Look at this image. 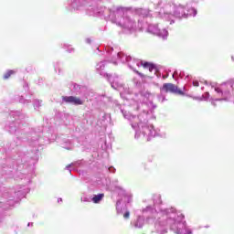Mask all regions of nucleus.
Wrapping results in <instances>:
<instances>
[{
	"mask_svg": "<svg viewBox=\"0 0 234 234\" xmlns=\"http://www.w3.org/2000/svg\"><path fill=\"white\" fill-rule=\"evenodd\" d=\"M27 118L25 113L21 112H12L8 117V121L5 123V130L10 133V134H16L17 138H22L23 134V120Z\"/></svg>",
	"mask_w": 234,
	"mask_h": 234,
	"instance_id": "nucleus-5",
	"label": "nucleus"
},
{
	"mask_svg": "<svg viewBox=\"0 0 234 234\" xmlns=\"http://www.w3.org/2000/svg\"><path fill=\"white\" fill-rule=\"evenodd\" d=\"M58 202L59 203V202H63V199L61 198V197H59L58 199Z\"/></svg>",
	"mask_w": 234,
	"mask_h": 234,
	"instance_id": "nucleus-41",
	"label": "nucleus"
},
{
	"mask_svg": "<svg viewBox=\"0 0 234 234\" xmlns=\"http://www.w3.org/2000/svg\"><path fill=\"white\" fill-rule=\"evenodd\" d=\"M32 226H34V223L32 222L27 224V228H30V227L32 228Z\"/></svg>",
	"mask_w": 234,
	"mask_h": 234,
	"instance_id": "nucleus-39",
	"label": "nucleus"
},
{
	"mask_svg": "<svg viewBox=\"0 0 234 234\" xmlns=\"http://www.w3.org/2000/svg\"><path fill=\"white\" fill-rule=\"evenodd\" d=\"M160 92L162 94H180L181 96L184 95V91L178 90V87L173 83H165L163 87L160 88Z\"/></svg>",
	"mask_w": 234,
	"mask_h": 234,
	"instance_id": "nucleus-10",
	"label": "nucleus"
},
{
	"mask_svg": "<svg viewBox=\"0 0 234 234\" xmlns=\"http://www.w3.org/2000/svg\"><path fill=\"white\" fill-rule=\"evenodd\" d=\"M105 67H107V60H101L99 63L96 64V72L100 74V76H102L103 78H106L109 73H105L103 70H105Z\"/></svg>",
	"mask_w": 234,
	"mask_h": 234,
	"instance_id": "nucleus-15",
	"label": "nucleus"
},
{
	"mask_svg": "<svg viewBox=\"0 0 234 234\" xmlns=\"http://www.w3.org/2000/svg\"><path fill=\"white\" fill-rule=\"evenodd\" d=\"M206 228H209V226H206Z\"/></svg>",
	"mask_w": 234,
	"mask_h": 234,
	"instance_id": "nucleus-44",
	"label": "nucleus"
},
{
	"mask_svg": "<svg viewBox=\"0 0 234 234\" xmlns=\"http://www.w3.org/2000/svg\"><path fill=\"white\" fill-rule=\"evenodd\" d=\"M153 204L154 207L147 206L143 208V214L147 215L146 224H154L153 233L167 234L170 228L176 234H193L184 220V215L178 214L173 207H164L160 194L153 196Z\"/></svg>",
	"mask_w": 234,
	"mask_h": 234,
	"instance_id": "nucleus-1",
	"label": "nucleus"
},
{
	"mask_svg": "<svg viewBox=\"0 0 234 234\" xmlns=\"http://www.w3.org/2000/svg\"><path fill=\"white\" fill-rule=\"evenodd\" d=\"M138 96H141V98H144V101L145 100H148L151 97V92L147 90H143L138 94Z\"/></svg>",
	"mask_w": 234,
	"mask_h": 234,
	"instance_id": "nucleus-20",
	"label": "nucleus"
},
{
	"mask_svg": "<svg viewBox=\"0 0 234 234\" xmlns=\"http://www.w3.org/2000/svg\"><path fill=\"white\" fill-rule=\"evenodd\" d=\"M90 0H69L67 9L69 12H78V10H83L84 6H87V3Z\"/></svg>",
	"mask_w": 234,
	"mask_h": 234,
	"instance_id": "nucleus-9",
	"label": "nucleus"
},
{
	"mask_svg": "<svg viewBox=\"0 0 234 234\" xmlns=\"http://www.w3.org/2000/svg\"><path fill=\"white\" fill-rule=\"evenodd\" d=\"M110 173H116V168L111 166L110 168H108Z\"/></svg>",
	"mask_w": 234,
	"mask_h": 234,
	"instance_id": "nucleus-33",
	"label": "nucleus"
},
{
	"mask_svg": "<svg viewBox=\"0 0 234 234\" xmlns=\"http://www.w3.org/2000/svg\"><path fill=\"white\" fill-rule=\"evenodd\" d=\"M141 107L143 112L140 113L138 117L131 114V112L127 111L121 110V112L126 120L130 121L132 128L135 131V138H140V133H142L144 136H146L147 142H149L151 138L156 136L154 126L152 123H149V120L153 118V112H154L156 105L149 101L147 102H143Z\"/></svg>",
	"mask_w": 234,
	"mask_h": 234,
	"instance_id": "nucleus-3",
	"label": "nucleus"
},
{
	"mask_svg": "<svg viewBox=\"0 0 234 234\" xmlns=\"http://www.w3.org/2000/svg\"><path fill=\"white\" fill-rule=\"evenodd\" d=\"M141 65H143L144 69H148L150 72H154V74H157L158 69H156V65L151 63V62H144V63H141Z\"/></svg>",
	"mask_w": 234,
	"mask_h": 234,
	"instance_id": "nucleus-17",
	"label": "nucleus"
},
{
	"mask_svg": "<svg viewBox=\"0 0 234 234\" xmlns=\"http://www.w3.org/2000/svg\"><path fill=\"white\" fill-rule=\"evenodd\" d=\"M114 56L115 58H117V59H119V61H121V63H127L128 67L132 69L133 72H136V74H138L139 76H142V73H140L134 69L135 65L136 67H140V60L136 58H133L131 56H127L122 52H115Z\"/></svg>",
	"mask_w": 234,
	"mask_h": 234,
	"instance_id": "nucleus-7",
	"label": "nucleus"
},
{
	"mask_svg": "<svg viewBox=\"0 0 234 234\" xmlns=\"http://www.w3.org/2000/svg\"><path fill=\"white\" fill-rule=\"evenodd\" d=\"M159 16L165 21H170V25L175 23V18L187 19L189 17V14H186V6L173 2H165L159 11Z\"/></svg>",
	"mask_w": 234,
	"mask_h": 234,
	"instance_id": "nucleus-4",
	"label": "nucleus"
},
{
	"mask_svg": "<svg viewBox=\"0 0 234 234\" xmlns=\"http://www.w3.org/2000/svg\"><path fill=\"white\" fill-rule=\"evenodd\" d=\"M28 144L30 145V147H35V151H38L37 147H39V145H41V144H43V142H41V139L39 138V135L33 133L31 138L28 139Z\"/></svg>",
	"mask_w": 234,
	"mask_h": 234,
	"instance_id": "nucleus-14",
	"label": "nucleus"
},
{
	"mask_svg": "<svg viewBox=\"0 0 234 234\" xmlns=\"http://www.w3.org/2000/svg\"><path fill=\"white\" fill-rule=\"evenodd\" d=\"M116 65V62H113Z\"/></svg>",
	"mask_w": 234,
	"mask_h": 234,
	"instance_id": "nucleus-45",
	"label": "nucleus"
},
{
	"mask_svg": "<svg viewBox=\"0 0 234 234\" xmlns=\"http://www.w3.org/2000/svg\"><path fill=\"white\" fill-rule=\"evenodd\" d=\"M193 85H194V87H198L200 84L198 83L197 80H194Z\"/></svg>",
	"mask_w": 234,
	"mask_h": 234,
	"instance_id": "nucleus-34",
	"label": "nucleus"
},
{
	"mask_svg": "<svg viewBox=\"0 0 234 234\" xmlns=\"http://www.w3.org/2000/svg\"><path fill=\"white\" fill-rule=\"evenodd\" d=\"M80 202H90V198L87 197H80Z\"/></svg>",
	"mask_w": 234,
	"mask_h": 234,
	"instance_id": "nucleus-30",
	"label": "nucleus"
},
{
	"mask_svg": "<svg viewBox=\"0 0 234 234\" xmlns=\"http://www.w3.org/2000/svg\"><path fill=\"white\" fill-rule=\"evenodd\" d=\"M19 103H23V105H29V103H32V101L28 99H25L23 96H20L18 98Z\"/></svg>",
	"mask_w": 234,
	"mask_h": 234,
	"instance_id": "nucleus-21",
	"label": "nucleus"
},
{
	"mask_svg": "<svg viewBox=\"0 0 234 234\" xmlns=\"http://www.w3.org/2000/svg\"><path fill=\"white\" fill-rule=\"evenodd\" d=\"M145 224V218L144 216H138L135 219L131 221L132 228L135 229H142Z\"/></svg>",
	"mask_w": 234,
	"mask_h": 234,
	"instance_id": "nucleus-13",
	"label": "nucleus"
},
{
	"mask_svg": "<svg viewBox=\"0 0 234 234\" xmlns=\"http://www.w3.org/2000/svg\"><path fill=\"white\" fill-rule=\"evenodd\" d=\"M215 91L219 98L210 99L211 105L214 107H217V103H215V101H232L234 96V80L222 84L220 87L215 88Z\"/></svg>",
	"mask_w": 234,
	"mask_h": 234,
	"instance_id": "nucleus-6",
	"label": "nucleus"
},
{
	"mask_svg": "<svg viewBox=\"0 0 234 234\" xmlns=\"http://www.w3.org/2000/svg\"><path fill=\"white\" fill-rule=\"evenodd\" d=\"M42 104H43V101L41 100L35 99L33 101V107L35 111H38V109L41 107Z\"/></svg>",
	"mask_w": 234,
	"mask_h": 234,
	"instance_id": "nucleus-19",
	"label": "nucleus"
},
{
	"mask_svg": "<svg viewBox=\"0 0 234 234\" xmlns=\"http://www.w3.org/2000/svg\"><path fill=\"white\" fill-rule=\"evenodd\" d=\"M16 71L9 69L6 71V73L4 74V80H8V78H10V76H12V74H15Z\"/></svg>",
	"mask_w": 234,
	"mask_h": 234,
	"instance_id": "nucleus-25",
	"label": "nucleus"
},
{
	"mask_svg": "<svg viewBox=\"0 0 234 234\" xmlns=\"http://www.w3.org/2000/svg\"><path fill=\"white\" fill-rule=\"evenodd\" d=\"M114 51V48H106V52L107 54H109L110 56H112V52Z\"/></svg>",
	"mask_w": 234,
	"mask_h": 234,
	"instance_id": "nucleus-28",
	"label": "nucleus"
},
{
	"mask_svg": "<svg viewBox=\"0 0 234 234\" xmlns=\"http://www.w3.org/2000/svg\"><path fill=\"white\" fill-rule=\"evenodd\" d=\"M62 147L64 149H68V151H70V150H72L73 145H72V144L69 143V145H67V144H64Z\"/></svg>",
	"mask_w": 234,
	"mask_h": 234,
	"instance_id": "nucleus-27",
	"label": "nucleus"
},
{
	"mask_svg": "<svg viewBox=\"0 0 234 234\" xmlns=\"http://www.w3.org/2000/svg\"><path fill=\"white\" fill-rule=\"evenodd\" d=\"M86 43H88L89 45H90V43H91L90 38H86Z\"/></svg>",
	"mask_w": 234,
	"mask_h": 234,
	"instance_id": "nucleus-37",
	"label": "nucleus"
},
{
	"mask_svg": "<svg viewBox=\"0 0 234 234\" xmlns=\"http://www.w3.org/2000/svg\"><path fill=\"white\" fill-rule=\"evenodd\" d=\"M71 166H72V165H69L66 166V169H68V170L69 171V173H70V171H71V170H70V167H71Z\"/></svg>",
	"mask_w": 234,
	"mask_h": 234,
	"instance_id": "nucleus-36",
	"label": "nucleus"
},
{
	"mask_svg": "<svg viewBox=\"0 0 234 234\" xmlns=\"http://www.w3.org/2000/svg\"><path fill=\"white\" fill-rule=\"evenodd\" d=\"M135 14L139 16V17H143V19L153 17V14H151V10L149 9L139 8L135 10Z\"/></svg>",
	"mask_w": 234,
	"mask_h": 234,
	"instance_id": "nucleus-16",
	"label": "nucleus"
},
{
	"mask_svg": "<svg viewBox=\"0 0 234 234\" xmlns=\"http://www.w3.org/2000/svg\"><path fill=\"white\" fill-rule=\"evenodd\" d=\"M179 76H180V78H183V77H184V73L181 72V73L179 74Z\"/></svg>",
	"mask_w": 234,
	"mask_h": 234,
	"instance_id": "nucleus-42",
	"label": "nucleus"
},
{
	"mask_svg": "<svg viewBox=\"0 0 234 234\" xmlns=\"http://www.w3.org/2000/svg\"><path fill=\"white\" fill-rule=\"evenodd\" d=\"M158 78H160V75H157Z\"/></svg>",
	"mask_w": 234,
	"mask_h": 234,
	"instance_id": "nucleus-43",
	"label": "nucleus"
},
{
	"mask_svg": "<svg viewBox=\"0 0 234 234\" xmlns=\"http://www.w3.org/2000/svg\"><path fill=\"white\" fill-rule=\"evenodd\" d=\"M122 204V199L117 200L116 206H117V212L120 213V208H118V206Z\"/></svg>",
	"mask_w": 234,
	"mask_h": 234,
	"instance_id": "nucleus-32",
	"label": "nucleus"
},
{
	"mask_svg": "<svg viewBox=\"0 0 234 234\" xmlns=\"http://www.w3.org/2000/svg\"><path fill=\"white\" fill-rule=\"evenodd\" d=\"M17 144H13V145L12 146H10V149H14V147H16Z\"/></svg>",
	"mask_w": 234,
	"mask_h": 234,
	"instance_id": "nucleus-40",
	"label": "nucleus"
},
{
	"mask_svg": "<svg viewBox=\"0 0 234 234\" xmlns=\"http://www.w3.org/2000/svg\"><path fill=\"white\" fill-rule=\"evenodd\" d=\"M108 80L109 83H111V86L115 90H118V89H122L123 87V83H122V79H120V76L117 74H108L106 77H104Z\"/></svg>",
	"mask_w": 234,
	"mask_h": 234,
	"instance_id": "nucleus-11",
	"label": "nucleus"
},
{
	"mask_svg": "<svg viewBox=\"0 0 234 234\" xmlns=\"http://www.w3.org/2000/svg\"><path fill=\"white\" fill-rule=\"evenodd\" d=\"M157 100L161 103H164V101H167V99H165V93H162V91H161V93L159 95H157Z\"/></svg>",
	"mask_w": 234,
	"mask_h": 234,
	"instance_id": "nucleus-23",
	"label": "nucleus"
},
{
	"mask_svg": "<svg viewBox=\"0 0 234 234\" xmlns=\"http://www.w3.org/2000/svg\"><path fill=\"white\" fill-rule=\"evenodd\" d=\"M154 6H162V0H152Z\"/></svg>",
	"mask_w": 234,
	"mask_h": 234,
	"instance_id": "nucleus-26",
	"label": "nucleus"
},
{
	"mask_svg": "<svg viewBox=\"0 0 234 234\" xmlns=\"http://www.w3.org/2000/svg\"><path fill=\"white\" fill-rule=\"evenodd\" d=\"M89 10L90 16H96L97 17H103L105 21H111L113 25L128 30L132 33L136 30V20L133 18V14L129 11V7L122 5H112V7H91Z\"/></svg>",
	"mask_w": 234,
	"mask_h": 234,
	"instance_id": "nucleus-2",
	"label": "nucleus"
},
{
	"mask_svg": "<svg viewBox=\"0 0 234 234\" xmlns=\"http://www.w3.org/2000/svg\"><path fill=\"white\" fill-rule=\"evenodd\" d=\"M67 52L72 53V52H74V48H68V49H67Z\"/></svg>",
	"mask_w": 234,
	"mask_h": 234,
	"instance_id": "nucleus-35",
	"label": "nucleus"
},
{
	"mask_svg": "<svg viewBox=\"0 0 234 234\" xmlns=\"http://www.w3.org/2000/svg\"><path fill=\"white\" fill-rule=\"evenodd\" d=\"M105 197V194H98L94 195L91 198V201L93 204H100L101 200H103V197Z\"/></svg>",
	"mask_w": 234,
	"mask_h": 234,
	"instance_id": "nucleus-18",
	"label": "nucleus"
},
{
	"mask_svg": "<svg viewBox=\"0 0 234 234\" xmlns=\"http://www.w3.org/2000/svg\"><path fill=\"white\" fill-rule=\"evenodd\" d=\"M123 218H129V217H131V212H129V210H126L123 214Z\"/></svg>",
	"mask_w": 234,
	"mask_h": 234,
	"instance_id": "nucleus-29",
	"label": "nucleus"
},
{
	"mask_svg": "<svg viewBox=\"0 0 234 234\" xmlns=\"http://www.w3.org/2000/svg\"><path fill=\"white\" fill-rule=\"evenodd\" d=\"M175 76H178V71H175L173 74V78H175Z\"/></svg>",
	"mask_w": 234,
	"mask_h": 234,
	"instance_id": "nucleus-38",
	"label": "nucleus"
},
{
	"mask_svg": "<svg viewBox=\"0 0 234 234\" xmlns=\"http://www.w3.org/2000/svg\"><path fill=\"white\" fill-rule=\"evenodd\" d=\"M147 32L149 34H153L154 36H158V37H162L163 39H167V37L169 36L167 29H160L156 24H150L147 27Z\"/></svg>",
	"mask_w": 234,
	"mask_h": 234,
	"instance_id": "nucleus-8",
	"label": "nucleus"
},
{
	"mask_svg": "<svg viewBox=\"0 0 234 234\" xmlns=\"http://www.w3.org/2000/svg\"><path fill=\"white\" fill-rule=\"evenodd\" d=\"M67 104V105H83L85 103V100L76 97V96H62V101L61 104Z\"/></svg>",
	"mask_w": 234,
	"mask_h": 234,
	"instance_id": "nucleus-12",
	"label": "nucleus"
},
{
	"mask_svg": "<svg viewBox=\"0 0 234 234\" xmlns=\"http://www.w3.org/2000/svg\"><path fill=\"white\" fill-rule=\"evenodd\" d=\"M72 86H73L74 90H80V85H78L76 83H73Z\"/></svg>",
	"mask_w": 234,
	"mask_h": 234,
	"instance_id": "nucleus-31",
	"label": "nucleus"
},
{
	"mask_svg": "<svg viewBox=\"0 0 234 234\" xmlns=\"http://www.w3.org/2000/svg\"><path fill=\"white\" fill-rule=\"evenodd\" d=\"M209 98V92H206L201 97H196L195 100H198L199 101H202L203 100L206 101Z\"/></svg>",
	"mask_w": 234,
	"mask_h": 234,
	"instance_id": "nucleus-22",
	"label": "nucleus"
},
{
	"mask_svg": "<svg viewBox=\"0 0 234 234\" xmlns=\"http://www.w3.org/2000/svg\"><path fill=\"white\" fill-rule=\"evenodd\" d=\"M186 14H188V17H189V16H193V17H195V16H197V9L192 7V8L188 9Z\"/></svg>",
	"mask_w": 234,
	"mask_h": 234,
	"instance_id": "nucleus-24",
	"label": "nucleus"
}]
</instances>
